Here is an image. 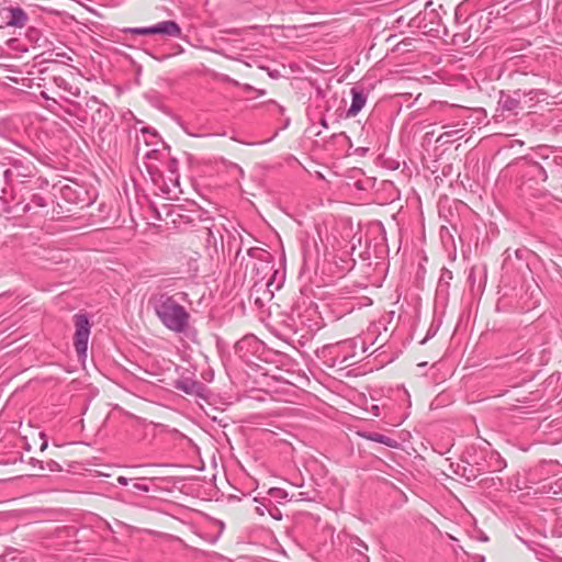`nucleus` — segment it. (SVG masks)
Instances as JSON below:
<instances>
[{
  "mask_svg": "<svg viewBox=\"0 0 562 562\" xmlns=\"http://www.w3.org/2000/svg\"><path fill=\"white\" fill-rule=\"evenodd\" d=\"M41 200H42V198H40V196H38V198H37V204H38V205H44V204L41 202Z\"/></svg>",
  "mask_w": 562,
  "mask_h": 562,
  "instance_id": "21",
  "label": "nucleus"
},
{
  "mask_svg": "<svg viewBox=\"0 0 562 562\" xmlns=\"http://www.w3.org/2000/svg\"><path fill=\"white\" fill-rule=\"evenodd\" d=\"M47 448V441H44L41 446V450H45Z\"/></svg>",
  "mask_w": 562,
  "mask_h": 562,
  "instance_id": "18",
  "label": "nucleus"
},
{
  "mask_svg": "<svg viewBox=\"0 0 562 562\" xmlns=\"http://www.w3.org/2000/svg\"><path fill=\"white\" fill-rule=\"evenodd\" d=\"M75 321V336H74V346L80 359H85L87 357L88 341L90 336V322L87 315L85 314H76L74 316Z\"/></svg>",
  "mask_w": 562,
  "mask_h": 562,
  "instance_id": "2",
  "label": "nucleus"
},
{
  "mask_svg": "<svg viewBox=\"0 0 562 562\" xmlns=\"http://www.w3.org/2000/svg\"><path fill=\"white\" fill-rule=\"evenodd\" d=\"M133 34L138 35H160L162 37H175L179 38L182 35L181 27L175 21L167 20L161 21L153 26L148 27H133L128 30Z\"/></svg>",
  "mask_w": 562,
  "mask_h": 562,
  "instance_id": "3",
  "label": "nucleus"
},
{
  "mask_svg": "<svg viewBox=\"0 0 562 562\" xmlns=\"http://www.w3.org/2000/svg\"><path fill=\"white\" fill-rule=\"evenodd\" d=\"M522 103H527V101H525V95L521 90H515L513 93L501 91L497 110L517 115L519 111L524 110Z\"/></svg>",
  "mask_w": 562,
  "mask_h": 562,
  "instance_id": "4",
  "label": "nucleus"
},
{
  "mask_svg": "<svg viewBox=\"0 0 562 562\" xmlns=\"http://www.w3.org/2000/svg\"><path fill=\"white\" fill-rule=\"evenodd\" d=\"M0 562H22L19 557V552L13 548H5L2 553H0Z\"/></svg>",
  "mask_w": 562,
  "mask_h": 562,
  "instance_id": "12",
  "label": "nucleus"
},
{
  "mask_svg": "<svg viewBox=\"0 0 562 562\" xmlns=\"http://www.w3.org/2000/svg\"><path fill=\"white\" fill-rule=\"evenodd\" d=\"M142 132H143V134H146L147 133V128H143Z\"/></svg>",
  "mask_w": 562,
  "mask_h": 562,
  "instance_id": "23",
  "label": "nucleus"
},
{
  "mask_svg": "<svg viewBox=\"0 0 562 562\" xmlns=\"http://www.w3.org/2000/svg\"><path fill=\"white\" fill-rule=\"evenodd\" d=\"M27 50V45L19 38H10L5 42V52L11 55V57H20L22 53H26Z\"/></svg>",
  "mask_w": 562,
  "mask_h": 562,
  "instance_id": "9",
  "label": "nucleus"
},
{
  "mask_svg": "<svg viewBox=\"0 0 562 562\" xmlns=\"http://www.w3.org/2000/svg\"><path fill=\"white\" fill-rule=\"evenodd\" d=\"M117 483L125 486L128 484V480L125 476H119Z\"/></svg>",
  "mask_w": 562,
  "mask_h": 562,
  "instance_id": "17",
  "label": "nucleus"
},
{
  "mask_svg": "<svg viewBox=\"0 0 562 562\" xmlns=\"http://www.w3.org/2000/svg\"><path fill=\"white\" fill-rule=\"evenodd\" d=\"M46 469L50 472H55L60 470V465L56 461L49 460L46 462Z\"/></svg>",
  "mask_w": 562,
  "mask_h": 562,
  "instance_id": "15",
  "label": "nucleus"
},
{
  "mask_svg": "<svg viewBox=\"0 0 562 562\" xmlns=\"http://www.w3.org/2000/svg\"><path fill=\"white\" fill-rule=\"evenodd\" d=\"M321 124L324 126V127H327V123L325 120H322Z\"/></svg>",
  "mask_w": 562,
  "mask_h": 562,
  "instance_id": "20",
  "label": "nucleus"
},
{
  "mask_svg": "<svg viewBox=\"0 0 562 562\" xmlns=\"http://www.w3.org/2000/svg\"><path fill=\"white\" fill-rule=\"evenodd\" d=\"M175 387L189 395L205 396L206 387L203 383L188 376H181L175 381Z\"/></svg>",
  "mask_w": 562,
  "mask_h": 562,
  "instance_id": "6",
  "label": "nucleus"
},
{
  "mask_svg": "<svg viewBox=\"0 0 562 562\" xmlns=\"http://www.w3.org/2000/svg\"><path fill=\"white\" fill-rule=\"evenodd\" d=\"M350 92H351L352 100H351V105L347 111V117L356 116L366 105L367 98H368L363 88H360V87H352Z\"/></svg>",
  "mask_w": 562,
  "mask_h": 562,
  "instance_id": "7",
  "label": "nucleus"
},
{
  "mask_svg": "<svg viewBox=\"0 0 562 562\" xmlns=\"http://www.w3.org/2000/svg\"><path fill=\"white\" fill-rule=\"evenodd\" d=\"M526 172L535 181L544 182L548 179L546 169L537 161L525 158Z\"/></svg>",
  "mask_w": 562,
  "mask_h": 562,
  "instance_id": "8",
  "label": "nucleus"
},
{
  "mask_svg": "<svg viewBox=\"0 0 562 562\" xmlns=\"http://www.w3.org/2000/svg\"><path fill=\"white\" fill-rule=\"evenodd\" d=\"M154 312L161 324L169 330L182 334L190 324V314L173 295L160 293L150 299Z\"/></svg>",
  "mask_w": 562,
  "mask_h": 562,
  "instance_id": "1",
  "label": "nucleus"
},
{
  "mask_svg": "<svg viewBox=\"0 0 562 562\" xmlns=\"http://www.w3.org/2000/svg\"><path fill=\"white\" fill-rule=\"evenodd\" d=\"M353 543L358 546V548L368 550V546L358 537L353 539Z\"/></svg>",
  "mask_w": 562,
  "mask_h": 562,
  "instance_id": "16",
  "label": "nucleus"
},
{
  "mask_svg": "<svg viewBox=\"0 0 562 562\" xmlns=\"http://www.w3.org/2000/svg\"><path fill=\"white\" fill-rule=\"evenodd\" d=\"M29 16L20 7H2L0 9V26L22 29L26 25Z\"/></svg>",
  "mask_w": 562,
  "mask_h": 562,
  "instance_id": "5",
  "label": "nucleus"
},
{
  "mask_svg": "<svg viewBox=\"0 0 562 562\" xmlns=\"http://www.w3.org/2000/svg\"><path fill=\"white\" fill-rule=\"evenodd\" d=\"M269 495L273 498H276L277 501H282V499H285L288 497V493L286 491L282 490V488H279V487H272L269 490Z\"/></svg>",
  "mask_w": 562,
  "mask_h": 562,
  "instance_id": "13",
  "label": "nucleus"
},
{
  "mask_svg": "<svg viewBox=\"0 0 562 562\" xmlns=\"http://www.w3.org/2000/svg\"><path fill=\"white\" fill-rule=\"evenodd\" d=\"M364 438H367L370 441L382 443L390 448L397 447V441L395 439H392L385 435H382L380 432H369L363 435Z\"/></svg>",
  "mask_w": 562,
  "mask_h": 562,
  "instance_id": "11",
  "label": "nucleus"
},
{
  "mask_svg": "<svg viewBox=\"0 0 562 562\" xmlns=\"http://www.w3.org/2000/svg\"><path fill=\"white\" fill-rule=\"evenodd\" d=\"M10 173H11V171H10V170H5V171H4V176H5V177H7V175H10Z\"/></svg>",
  "mask_w": 562,
  "mask_h": 562,
  "instance_id": "22",
  "label": "nucleus"
},
{
  "mask_svg": "<svg viewBox=\"0 0 562 562\" xmlns=\"http://www.w3.org/2000/svg\"><path fill=\"white\" fill-rule=\"evenodd\" d=\"M525 95V101L527 103L524 104V110H530L533 108V105L540 100L543 99L546 93L542 90H529V91H522Z\"/></svg>",
  "mask_w": 562,
  "mask_h": 562,
  "instance_id": "10",
  "label": "nucleus"
},
{
  "mask_svg": "<svg viewBox=\"0 0 562 562\" xmlns=\"http://www.w3.org/2000/svg\"><path fill=\"white\" fill-rule=\"evenodd\" d=\"M227 81L233 82L234 85H238V82H237V81H235V80H233V79H231V78H228V77H227Z\"/></svg>",
  "mask_w": 562,
  "mask_h": 562,
  "instance_id": "19",
  "label": "nucleus"
},
{
  "mask_svg": "<svg viewBox=\"0 0 562 562\" xmlns=\"http://www.w3.org/2000/svg\"><path fill=\"white\" fill-rule=\"evenodd\" d=\"M132 492L133 493H148L149 492V487L145 484H140V483H134L132 485Z\"/></svg>",
  "mask_w": 562,
  "mask_h": 562,
  "instance_id": "14",
  "label": "nucleus"
}]
</instances>
